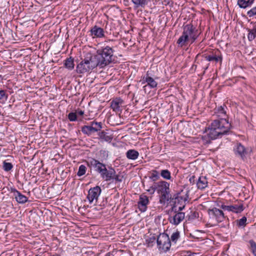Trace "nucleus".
Masks as SVG:
<instances>
[{
	"mask_svg": "<svg viewBox=\"0 0 256 256\" xmlns=\"http://www.w3.org/2000/svg\"><path fill=\"white\" fill-rule=\"evenodd\" d=\"M112 49H98L97 54H87L76 66L78 74L90 72L98 66L102 68L113 60Z\"/></svg>",
	"mask_w": 256,
	"mask_h": 256,
	"instance_id": "nucleus-1",
	"label": "nucleus"
},
{
	"mask_svg": "<svg viewBox=\"0 0 256 256\" xmlns=\"http://www.w3.org/2000/svg\"><path fill=\"white\" fill-rule=\"evenodd\" d=\"M230 128V124L226 118L215 120L211 124L208 135L211 140H214L226 134Z\"/></svg>",
	"mask_w": 256,
	"mask_h": 256,
	"instance_id": "nucleus-2",
	"label": "nucleus"
},
{
	"mask_svg": "<svg viewBox=\"0 0 256 256\" xmlns=\"http://www.w3.org/2000/svg\"><path fill=\"white\" fill-rule=\"evenodd\" d=\"M198 30L192 24H187L184 28L182 35L177 41L179 46L182 47L191 44L196 39Z\"/></svg>",
	"mask_w": 256,
	"mask_h": 256,
	"instance_id": "nucleus-3",
	"label": "nucleus"
},
{
	"mask_svg": "<svg viewBox=\"0 0 256 256\" xmlns=\"http://www.w3.org/2000/svg\"><path fill=\"white\" fill-rule=\"evenodd\" d=\"M157 190L159 192H160L163 198L168 200L169 196V184L165 181H160L157 182H154L146 190L150 194L154 193Z\"/></svg>",
	"mask_w": 256,
	"mask_h": 256,
	"instance_id": "nucleus-4",
	"label": "nucleus"
},
{
	"mask_svg": "<svg viewBox=\"0 0 256 256\" xmlns=\"http://www.w3.org/2000/svg\"><path fill=\"white\" fill-rule=\"evenodd\" d=\"M156 242L159 250L164 252L168 251L170 248V240L167 234H160L157 238Z\"/></svg>",
	"mask_w": 256,
	"mask_h": 256,
	"instance_id": "nucleus-5",
	"label": "nucleus"
},
{
	"mask_svg": "<svg viewBox=\"0 0 256 256\" xmlns=\"http://www.w3.org/2000/svg\"><path fill=\"white\" fill-rule=\"evenodd\" d=\"M208 214L212 222H220L226 218L222 210L216 208L209 209L208 210Z\"/></svg>",
	"mask_w": 256,
	"mask_h": 256,
	"instance_id": "nucleus-6",
	"label": "nucleus"
},
{
	"mask_svg": "<svg viewBox=\"0 0 256 256\" xmlns=\"http://www.w3.org/2000/svg\"><path fill=\"white\" fill-rule=\"evenodd\" d=\"M102 128V124L101 122L93 121L90 123V125L82 126V132L84 134L90 136L96 132L100 131Z\"/></svg>",
	"mask_w": 256,
	"mask_h": 256,
	"instance_id": "nucleus-7",
	"label": "nucleus"
},
{
	"mask_svg": "<svg viewBox=\"0 0 256 256\" xmlns=\"http://www.w3.org/2000/svg\"><path fill=\"white\" fill-rule=\"evenodd\" d=\"M101 191V188L98 186H96L89 190L87 198L90 204L96 203L97 202Z\"/></svg>",
	"mask_w": 256,
	"mask_h": 256,
	"instance_id": "nucleus-8",
	"label": "nucleus"
},
{
	"mask_svg": "<svg viewBox=\"0 0 256 256\" xmlns=\"http://www.w3.org/2000/svg\"><path fill=\"white\" fill-rule=\"evenodd\" d=\"M102 162V159H100V160H98L94 158H90L88 160L87 164L88 166L92 167L95 171L100 174L106 166V164Z\"/></svg>",
	"mask_w": 256,
	"mask_h": 256,
	"instance_id": "nucleus-9",
	"label": "nucleus"
},
{
	"mask_svg": "<svg viewBox=\"0 0 256 256\" xmlns=\"http://www.w3.org/2000/svg\"><path fill=\"white\" fill-rule=\"evenodd\" d=\"M156 78H153L149 72H148L146 74L143 76L142 78L140 80V82L142 84L147 83V84L151 88H154L156 87L158 84L156 81Z\"/></svg>",
	"mask_w": 256,
	"mask_h": 256,
	"instance_id": "nucleus-10",
	"label": "nucleus"
},
{
	"mask_svg": "<svg viewBox=\"0 0 256 256\" xmlns=\"http://www.w3.org/2000/svg\"><path fill=\"white\" fill-rule=\"evenodd\" d=\"M115 174L116 171L113 168H109L107 169L106 166L100 174L101 178L106 181H110L112 179L113 175Z\"/></svg>",
	"mask_w": 256,
	"mask_h": 256,
	"instance_id": "nucleus-11",
	"label": "nucleus"
},
{
	"mask_svg": "<svg viewBox=\"0 0 256 256\" xmlns=\"http://www.w3.org/2000/svg\"><path fill=\"white\" fill-rule=\"evenodd\" d=\"M90 32V34L93 38H101L104 36V29L96 25L92 28Z\"/></svg>",
	"mask_w": 256,
	"mask_h": 256,
	"instance_id": "nucleus-12",
	"label": "nucleus"
},
{
	"mask_svg": "<svg viewBox=\"0 0 256 256\" xmlns=\"http://www.w3.org/2000/svg\"><path fill=\"white\" fill-rule=\"evenodd\" d=\"M148 196L144 195L140 196L139 201L138 202V207L141 212H144L147 208V205L148 203Z\"/></svg>",
	"mask_w": 256,
	"mask_h": 256,
	"instance_id": "nucleus-13",
	"label": "nucleus"
},
{
	"mask_svg": "<svg viewBox=\"0 0 256 256\" xmlns=\"http://www.w3.org/2000/svg\"><path fill=\"white\" fill-rule=\"evenodd\" d=\"M185 214L182 212H178L174 214L173 216H170L169 218L171 224L178 225L184 218Z\"/></svg>",
	"mask_w": 256,
	"mask_h": 256,
	"instance_id": "nucleus-14",
	"label": "nucleus"
},
{
	"mask_svg": "<svg viewBox=\"0 0 256 256\" xmlns=\"http://www.w3.org/2000/svg\"><path fill=\"white\" fill-rule=\"evenodd\" d=\"M124 101L120 98L114 100L110 104V106L114 111L119 112L121 110L120 108L123 106Z\"/></svg>",
	"mask_w": 256,
	"mask_h": 256,
	"instance_id": "nucleus-15",
	"label": "nucleus"
},
{
	"mask_svg": "<svg viewBox=\"0 0 256 256\" xmlns=\"http://www.w3.org/2000/svg\"><path fill=\"white\" fill-rule=\"evenodd\" d=\"M12 192L14 193V196L16 202L18 203L24 204L28 200V198L22 194L20 192L16 189H12Z\"/></svg>",
	"mask_w": 256,
	"mask_h": 256,
	"instance_id": "nucleus-16",
	"label": "nucleus"
},
{
	"mask_svg": "<svg viewBox=\"0 0 256 256\" xmlns=\"http://www.w3.org/2000/svg\"><path fill=\"white\" fill-rule=\"evenodd\" d=\"M187 198L186 197H182L180 196H176L174 199V206L172 208V209L176 208L178 204H180V205L182 204V206L178 207V211L182 210L185 206V202Z\"/></svg>",
	"mask_w": 256,
	"mask_h": 256,
	"instance_id": "nucleus-17",
	"label": "nucleus"
},
{
	"mask_svg": "<svg viewBox=\"0 0 256 256\" xmlns=\"http://www.w3.org/2000/svg\"><path fill=\"white\" fill-rule=\"evenodd\" d=\"M234 152L236 155L240 156L244 158L246 154V150L244 147L240 144H237L234 148Z\"/></svg>",
	"mask_w": 256,
	"mask_h": 256,
	"instance_id": "nucleus-18",
	"label": "nucleus"
},
{
	"mask_svg": "<svg viewBox=\"0 0 256 256\" xmlns=\"http://www.w3.org/2000/svg\"><path fill=\"white\" fill-rule=\"evenodd\" d=\"M126 156L128 158L132 160H136L138 158L139 153L134 150H130L127 151Z\"/></svg>",
	"mask_w": 256,
	"mask_h": 256,
	"instance_id": "nucleus-19",
	"label": "nucleus"
},
{
	"mask_svg": "<svg viewBox=\"0 0 256 256\" xmlns=\"http://www.w3.org/2000/svg\"><path fill=\"white\" fill-rule=\"evenodd\" d=\"M196 184L198 188L199 189L202 190L206 188L208 185V181L206 177H200Z\"/></svg>",
	"mask_w": 256,
	"mask_h": 256,
	"instance_id": "nucleus-20",
	"label": "nucleus"
},
{
	"mask_svg": "<svg viewBox=\"0 0 256 256\" xmlns=\"http://www.w3.org/2000/svg\"><path fill=\"white\" fill-rule=\"evenodd\" d=\"M254 0H238V6L242 8H246L248 6H250L254 2Z\"/></svg>",
	"mask_w": 256,
	"mask_h": 256,
	"instance_id": "nucleus-21",
	"label": "nucleus"
},
{
	"mask_svg": "<svg viewBox=\"0 0 256 256\" xmlns=\"http://www.w3.org/2000/svg\"><path fill=\"white\" fill-rule=\"evenodd\" d=\"M132 2L136 8H144L148 4L149 0H132Z\"/></svg>",
	"mask_w": 256,
	"mask_h": 256,
	"instance_id": "nucleus-22",
	"label": "nucleus"
},
{
	"mask_svg": "<svg viewBox=\"0 0 256 256\" xmlns=\"http://www.w3.org/2000/svg\"><path fill=\"white\" fill-rule=\"evenodd\" d=\"M65 66L70 70H72L74 68V59L70 57L66 60L64 62Z\"/></svg>",
	"mask_w": 256,
	"mask_h": 256,
	"instance_id": "nucleus-23",
	"label": "nucleus"
},
{
	"mask_svg": "<svg viewBox=\"0 0 256 256\" xmlns=\"http://www.w3.org/2000/svg\"><path fill=\"white\" fill-rule=\"evenodd\" d=\"M243 210L244 206L242 204H234L232 205L231 212H232L236 213H240Z\"/></svg>",
	"mask_w": 256,
	"mask_h": 256,
	"instance_id": "nucleus-24",
	"label": "nucleus"
},
{
	"mask_svg": "<svg viewBox=\"0 0 256 256\" xmlns=\"http://www.w3.org/2000/svg\"><path fill=\"white\" fill-rule=\"evenodd\" d=\"M98 136L101 139L104 140L106 142H110L112 138L111 136L108 135L107 132H101L98 133Z\"/></svg>",
	"mask_w": 256,
	"mask_h": 256,
	"instance_id": "nucleus-25",
	"label": "nucleus"
},
{
	"mask_svg": "<svg viewBox=\"0 0 256 256\" xmlns=\"http://www.w3.org/2000/svg\"><path fill=\"white\" fill-rule=\"evenodd\" d=\"M248 39L251 41L256 37V26H254L252 29H248Z\"/></svg>",
	"mask_w": 256,
	"mask_h": 256,
	"instance_id": "nucleus-26",
	"label": "nucleus"
},
{
	"mask_svg": "<svg viewBox=\"0 0 256 256\" xmlns=\"http://www.w3.org/2000/svg\"><path fill=\"white\" fill-rule=\"evenodd\" d=\"M156 240V236L152 235L147 236L146 238V242L148 246H152L154 244Z\"/></svg>",
	"mask_w": 256,
	"mask_h": 256,
	"instance_id": "nucleus-27",
	"label": "nucleus"
},
{
	"mask_svg": "<svg viewBox=\"0 0 256 256\" xmlns=\"http://www.w3.org/2000/svg\"><path fill=\"white\" fill-rule=\"evenodd\" d=\"M161 176L166 180H170L171 178L170 172L167 170H163L160 172Z\"/></svg>",
	"mask_w": 256,
	"mask_h": 256,
	"instance_id": "nucleus-28",
	"label": "nucleus"
},
{
	"mask_svg": "<svg viewBox=\"0 0 256 256\" xmlns=\"http://www.w3.org/2000/svg\"><path fill=\"white\" fill-rule=\"evenodd\" d=\"M250 248L253 254L256 256V243L253 240L249 241Z\"/></svg>",
	"mask_w": 256,
	"mask_h": 256,
	"instance_id": "nucleus-29",
	"label": "nucleus"
},
{
	"mask_svg": "<svg viewBox=\"0 0 256 256\" xmlns=\"http://www.w3.org/2000/svg\"><path fill=\"white\" fill-rule=\"evenodd\" d=\"M12 164L10 162L4 161L3 162V168L5 171L8 172L12 168Z\"/></svg>",
	"mask_w": 256,
	"mask_h": 256,
	"instance_id": "nucleus-30",
	"label": "nucleus"
},
{
	"mask_svg": "<svg viewBox=\"0 0 256 256\" xmlns=\"http://www.w3.org/2000/svg\"><path fill=\"white\" fill-rule=\"evenodd\" d=\"M86 168L84 165H80L79 166L77 174L78 176H80L85 174Z\"/></svg>",
	"mask_w": 256,
	"mask_h": 256,
	"instance_id": "nucleus-31",
	"label": "nucleus"
},
{
	"mask_svg": "<svg viewBox=\"0 0 256 256\" xmlns=\"http://www.w3.org/2000/svg\"><path fill=\"white\" fill-rule=\"evenodd\" d=\"M179 238L180 232L176 231L172 234L170 240H172V242L176 243L178 240Z\"/></svg>",
	"mask_w": 256,
	"mask_h": 256,
	"instance_id": "nucleus-32",
	"label": "nucleus"
},
{
	"mask_svg": "<svg viewBox=\"0 0 256 256\" xmlns=\"http://www.w3.org/2000/svg\"><path fill=\"white\" fill-rule=\"evenodd\" d=\"M150 178L152 180V181L154 182L158 180L159 178V174L158 172L156 170H153L152 171L151 176Z\"/></svg>",
	"mask_w": 256,
	"mask_h": 256,
	"instance_id": "nucleus-33",
	"label": "nucleus"
},
{
	"mask_svg": "<svg viewBox=\"0 0 256 256\" xmlns=\"http://www.w3.org/2000/svg\"><path fill=\"white\" fill-rule=\"evenodd\" d=\"M206 60L208 61L215 60L216 62H218V60L222 61V58L221 56H206Z\"/></svg>",
	"mask_w": 256,
	"mask_h": 256,
	"instance_id": "nucleus-34",
	"label": "nucleus"
},
{
	"mask_svg": "<svg viewBox=\"0 0 256 256\" xmlns=\"http://www.w3.org/2000/svg\"><path fill=\"white\" fill-rule=\"evenodd\" d=\"M68 118L70 121H76L77 118V114L76 112H70L68 114Z\"/></svg>",
	"mask_w": 256,
	"mask_h": 256,
	"instance_id": "nucleus-35",
	"label": "nucleus"
},
{
	"mask_svg": "<svg viewBox=\"0 0 256 256\" xmlns=\"http://www.w3.org/2000/svg\"><path fill=\"white\" fill-rule=\"evenodd\" d=\"M247 14L249 17H252L254 16H256V6L248 10L247 12Z\"/></svg>",
	"mask_w": 256,
	"mask_h": 256,
	"instance_id": "nucleus-36",
	"label": "nucleus"
},
{
	"mask_svg": "<svg viewBox=\"0 0 256 256\" xmlns=\"http://www.w3.org/2000/svg\"><path fill=\"white\" fill-rule=\"evenodd\" d=\"M122 178H123L122 176L116 174H115L113 175L112 180H114L116 182H122Z\"/></svg>",
	"mask_w": 256,
	"mask_h": 256,
	"instance_id": "nucleus-37",
	"label": "nucleus"
},
{
	"mask_svg": "<svg viewBox=\"0 0 256 256\" xmlns=\"http://www.w3.org/2000/svg\"><path fill=\"white\" fill-rule=\"evenodd\" d=\"M218 112L219 114L218 116H222L221 115H226V112L224 109V108L220 106L218 108Z\"/></svg>",
	"mask_w": 256,
	"mask_h": 256,
	"instance_id": "nucleus-38",
	"label": "nucleus"
},
{
	"mask_svg": "<svg viewBox=\"0 0 256 256\" xmlns=\"http://www.w3.org/2000/svg\"><path fill=\"white\" fill-rule=\"evenodd\" d=\"M246 218L244 216L238 220V224L240 226H244L246 224Z\"/></svg>",
	"mask_w": 256,
	"mask_h": 256,
	"instance_id": "nucleus-39",
	"label": "nucleus"
},
{
	"mask_svg": "<svg viewBox=\"0 0 256 256\" xmlns=\"http://www.w3.org/2000/svg\"><path fill=\"white\" fill-rule=\"evenodd\" d=\"M220 208L224 210H228L229 212H231L232 205L226 206L224 204H222L220 206Z\"/></svg>",
	"mask_w": 256,
	"mask_h": 256,
	"instance_id": "nucleus-40",
	"label": "nucleus"
},
{
	"mask_svg": "<svg viewBox=\"0 0 256 256\" xmlns=\"http://www.w3.org/2000/svg\"><path fill=\"white\" fill-rule=\"evenodd\" d=\"M100 155H102L104 160H106V158L108 156V152L104 150H100Z\"/></svg>",
	"mask_w": 256,
	"mask_h": 256,
	"instance_id": "nucleus-41",
	"label": "nucleus"
},
{
	"mask_svg": "<svg viewBox=\"0 0 256 256\" xmlns=\"http://www.w3.org/2000/svg\"><path fill=\"white\" fill-rule=\"evenodd\" d=\"M6 96V94L4 90H0V100L2 99Z\"/></svg>",
	"mask_w": 256,
	"mask_h": 256,
	"instance_id": "nucleus-42",
	"label": "nucleus"
},
{
	"mask_svg": "<svg viewBox=\"0 0 256 256\" xmlns=\"http://www.w3.org/2000/svg\"><path fill=\"white\" fill-rule=\"evenodd\" d=\"M194 178H195V176H191L190 178V182H191V183H193L194 182Z\"/></svg>",
	"mask_w": 256,
	"mask_h": 256,
	"instance_id": "nucleus-43",
	"label": "nucleus"
},
{
	"mask_svg": "<svg viewBox=\"0 0 256 256\" xmlns=\"http://www.w3.org/2000/svg\"><path fill=\"white\" fill-rule=\"evenodd\" d=\"M76 114H77V115L82 116L84 114V112L82 110H80Z\"/></svg>",
	"mask_w": 256,
	"mask_h": 256,
	"instance_id": "nucleus-44",
	"label": "nucleus"
},
{
	"mask_svg": "<svg viewBox=\"0 0 256 256\" xmlns=\"http://www.w3.org/2000/svg\"><path fill=\"white\" fill-rule=\"evenodd\" d=\"M106 256H114V255L110 252H108L106 254Z\"/></svg>",
	"mask_w": 256,
	"mask_h": 256,
	"instance_id": "nucleus-45",
	"label": "nucleus"
},
{
	"mask_svg": "<svg viewBox=\"0 0 256 256\" xmlns=\"http://www.w3.org/2000/svg\"><path fill=\"white\" fill-rule=\"evenodd\" d=\"M105 48H110L108 46H106Z\"/></svg>",
	"mask_w": 256,
	"mask_h": 256,
	"instance_id": "nucleus-46",
	"label": "nucleus"
}]
</instances>
